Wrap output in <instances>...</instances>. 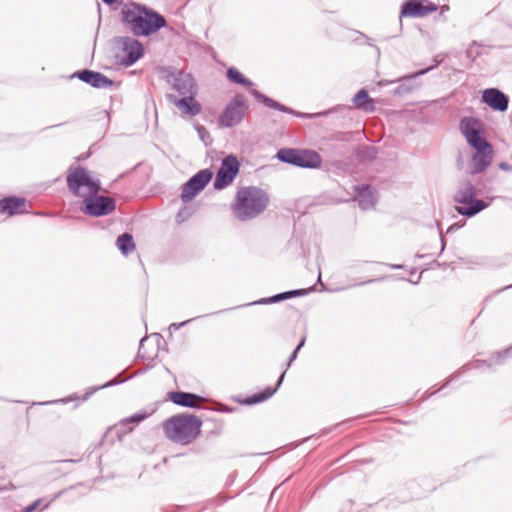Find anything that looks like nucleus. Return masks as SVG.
I'll return each mask as SVG.
<instances>
[{
  "instance_id": "1",
  "label": "nucleus",
  "mask_w": 512,
  "mask_h": 512,
  "mask_svg": "<svg viewBox=\"0 0 512 512\" xmlns=\"http://www.w3.org/2000/svg\"><path fill=\"white\" fill-rule=\"evenodd\" d=\"M459 128L466 141L475 149L470 160V174L477 175L484 172L493 161V147L482 137L483 124L475 117H463Z\"/></svg>"
},
{
  "instance_id": "2",
  "label": "nucleus",
  "mask_w": 512,
  "mask_h": 512,
  "mask_svg": "<svg viewBox=\"0 0 512 512\" xmlns=\"http://www.w3.org/2000/svg\"><path fill=\"white\" fill-rule=\"evenodd\" d=\"M121 20L134 36L152 35L166 25L164 16L139 3L124 5Z\"/></svg>"
},
{
  "instance_id": "3",
  "label": "nucleus",
  "mask_w": 512,
  "mask_h": 512,
  "mask_svg": "<svg viewBox=\"0 0 512 512\" xmlns=\"http://www.w3.org/2000/svg\"><path fill=\"white\" fill-rule=\"evenodd\" d=\"M269 203L267 193L254 186L240 188L232 204V211L240 221L250 220L262 213Z\"/></svg>"
},
{
  "instance_id": "4",
  "label": "nucleus",
  "mask_w": 512,
  "mask_h": 512,
  "mask_svg": "<svg viewBox=\"0 0 512 512\" xmlns=\"http://www.w3.org/2000/svg\"><path fill=\"white\" fill-rule=\"evenodd\" d=\"M201 424L202 422L197 416L179 415L167 419L163 428L165 435L173 442L189 444L199 435Z\"/></svg>"
},
{
  "instance_id": "5",
  "label": "nucleus",
  "mask_w": 512,
  "mask_h": 512,
  "mask_svg": "<svg viewBox=\"0 0 512 512\" xmlns=\"http://www.w3.org/2000/svg\"><path fill=\"white\" fill-rule=\"evenodd\" d=\"M477 189L470 180L460 182L453 200L456 203L455 210L458 214L473 217L489 206V203L477 199Z\"/></svg>"
},
{
  "instance_id": "6",
  "label": "nucleus",
  "mask_w": 512,
  "mask_h": 512,
  "mask_svg": "<svg viewBox=\"0 0 512 512\" xmlns=\"http://www.w3.org/2000/svg\"><path fill=\"white\" fill-rule=\"evenodd\" d=\"M67 186L74 196L83 198V200L97 195L101 188L99 180L92 179L88 171L81 166L70 167L67 174Z\"/></svg>"
},
{
  "instance_id": "7",
  "label": "nucleus",
  "mask_w": 512,
  "mask_h": 512,
  "mask_svg": "<svg viewBox=\"0 0 512 512\" xmlns=\"http://www.w3.org/2000/svg\"><path fill=\"white\" fill-rule=\"evenodd\" d=\"M115 49L117 62L125 67L133 65L144 55L143 44L130 36L117 37Z\"/></svg>"
},
{
  "instance_id": "8",
  "label": "nucleus",
  "mask_w": 512,
  "mask_h": 512,
  "mask_svg": "<svg viewBox=\"0 0 512 512\" xmlns=\"http://www.w3.org/2000/svg\"><path fill=\"white\" fill-rule=\"evenodd\" d=\"M277 158L284 163L301 168L314 169L320 167L322 163L320 155L311 150L283 148L278 151Z\"/></svg>"
},
{
  "instance_id": "9",
  "label": "nucleus",
  "mask_w": 512,
  "mask_h": 512,
  "mask_svg": "<svg viewBox=\"0 0 512 512\" xmlns=\"http://www.w3.org/2000/svg\"><path fill=\"white\" fill-rule=\"evenodd\" d=\"M248 106L242 94L235 95L219 115L220 127L231 128L237 126L244 118Z\"/></svg>"
},
{
  "instance_id": "10",
  "label": "nucleus",
  "mask_w": 512,
  "mask_h": 512,
  "mask_svg": "<svg viewBox=\"0 0 512 512\" xmlns=\"http://www.w3.org/2000/svg\"><path fill=\"white\" fill-rule=\"evenodd\" d=\"M239 162L234 155L226 156L216 174L214 188L221 190L230 185L239 172Z\"/></svg>"
},
{
  "instance_id": "11",
  "label": "nucleus",
  "mask_w": 512,
  "mask_h": 512,
  "mask_svg": "<svg viewBox=\"0 0 512 512\" xmlns=\"http://www.w3.org/2000/svg\"><path fill=\"white\" fill-rule=\"evenodd\" d=\"M213 173L209 169H203L191 177L183 186L181 199L183 202L191 201L210 182Z\"/></svg>"
},
{
  "instance_id": "12",
  "label": "nucleus",
  "mask_w": 512,
  "mask_h": 512,
  "mask_svg": "<svg viewBox=\"0 0 512 512\" xmlns=\"http://www.w3.org/2000/svg\"><path fill=\"white\" fill-rule=\"evenodd\" d=\"M84 202L83 212L94 217L108 215L116 208L115 200L107 196H90L85 198Z\"/></svg>"
},
{
  "instance_id": "13",
  "label": "nucleus",
  "mask_w": 512,
  "mask_h": 512,
  "mask_svg": "<svg viewBox=\"0 0 512 512\" xmlns=\"http://www.w3.org/2000/svg\"><path fill=\"white\" fill-rule=\"evenodd\" d=\"M167 82L181 97L197 94V85L190 74L182 71L171 72L167 75Z\"/></svg>"
},
{
  "instance_id": "14",
  "label": "nucleus",
  "mask_w": 512,
  "mask_h": 512,
  "mask_svg": "<svg viewBox=\"0 0 512 512\" xmlns=\"http://www.w3.org/2000/svg\"><path fill=\"white\" fill-rule=\"evenodd\" d=\"M438 6L433 2L423 4L419 0L406 1L401 9V16L405 17H424L430 13L436 12Z\"/></svg>"
},
{
  "instance_id": "15",
  "label": "nucleus",
  "mask_w": 512,
  "mask_h": 512,
  "mask_svg": "<svg viewBox=\"0 0 512 512\" xmlns=\"http://www.w3.org/2000/svg\"><path fill=\"white\" fill-rule=\"evenodd\" d=\"M74 76L93 88L109 89L113 86V81L100 72L85 69L76 72Z\"/></svg>"
},
{
  "instance_id": "16",
  "label": "nucleus",
  "mask_w": 512,
  "mask_h": 512,
  "mask_svg": "<svg viewBox=\"0 0 512 512\" xmlns=\"http://www.w3.org/2000/svg\"><path fill=\"white\" fill-rule=\"evenodd\" d=\"M196 94L182 96L177 98L174 95H168V100L179 108L183 114L189 116H196L201 112V105L195 99Z\"/></svg>"
},
{
  "instance_id": "17",
  "label": "nucleus",
  "mask_w": 512,
  "mask_h": 512,
  "mask_svg": "<svg viewBox=\"0 0 512 512\" xmlns=\"http://www.w3.org/2000/svg\"><path fill=\"white\" fill-rule=\"evenodd\" d=\"M482 99L493 110L503 112L508 108V97L496 88L484 90Z\"/></svg>"
},
{
  "instance_id": "18",
  "label": "nucleus",
  "mask_w": 512,
  "mask_h": 512,
  "mask_svg": "<svg viewBox=\"0 0 512 512\" xmlns=\"http://www.w3.org/2000/svg\"><path fill=\"white\" fill-rule=\"evenodd\" d=\"M26 211V200L17 197H7L0 200V213L8 215L21 214Z\"/></svg>"
},
{
  "instance_id": "19",
  "label": "nucleus",
  "mask_w": 512,
  "mask_h": 512,
  "mask_svg": "<svg viewBox=\"0 0 512 512\" xmlns=\"http://www.w3.org/2000/svg\"><path fill=\"white\" fill-rule=\"evenodd\" d=\"M356 199L363 210L373 208L376 203V195L369 185L355 186Z\"/></svg>"
},
{
  "instance_id": "20",
  "label": "nucleus",
  "mask_w": 512,
  "mask_h": 512,
  "mask_svg": "<svg viewBox=\"0 0 512 512\" xmlns=\"http://www.w3.org/2000/svg\"><path fill=\"white\" fill-rule=\"evenodd\" d=\"M170 400L179 406L195 408L198 407L202 398L196 394L188 392H171Z\"/></svg>"
},
{
  "instance_id": "21",
  "label": "nucleus",
  "mask_w": 512,
  "mask_h": 512,
  "mask_svg": "<svg viewBox=\"0 0 512 512\" xmlns=\"http://www.w3.org/2000/svg\"><path fill=\"white\" fill-rule=\"evenodd\" d=\"M250 93L269 108L276 109L284 113L295 114V112L291 108L286 107L285 105L273 100L272 98H269L268 96L260 93L256 89H252Z\"/></svg>"
},
{
  "instance_id": "22",
  "label": "nucleus",
  "mask_w": 512,
  "mask_h": 512,
  "mask_svg": "<svg viewBox=\"0 0 512 512\" xmlns=\"http://www.w3.org/2000/svg\"><path fill=\"white\" fill-rule=\"evenodd\" d=\"M354 105L364 111H373L375 108L374 101L371 99L365 89L359 90L353 97Z\"/></svg>"
},
{
  "instance_id": "23",
  "label": "nucleus",
  "mask_w": 512,
  "mask_h": 512,
  "mask_svg": "<svg viewBox=\"0 0 512 512\" xmlns=\"http://www.w3.org/2000/svg\"><path fill=\"white\" fill-rule=\"evenodd\" d=\"M284 376L285 371L280 375L276 388L273 389L268 387L263 392L252 395L250 398L247 399L246 403L256 404L269 399L276 392L277 388L281 385Z\"/></svg>"
},
{
  "instance_id": "24",
  "label": "nucleus",
  "mask_w": 512,
  "mask_h": 512,
  "mask_svg": "<svg viewBox=\"0 0 512 512\" xmlns=\"http://www.w3.org/2000/svg\"><path fill=\"white\" fill-rule=\"evenodd\" d=\"M116 245L123 255H129L135 250L133 237L129 233H124L117 238Z\"/></svg>"
},
{
  "instance_id": "25",
  "label": "nucleus",
  "mask_w": 512,
  "mask_h": 512,
  "mask_svg": "<svg viewBox=\"0 0 512 512\" xmlns=\"http://www.w3.org/2000/svg\"><path fill=\"white\" fill-rule=\"evenodd\" d=\"M306 294V290L298 289V290H291L283 293L276 294L274 296H271L269 298H264L260 300L258 303H277L282 300H286L295 296H302Z\"/></svg>"
},
{
  "instance_id": "26",
  "label": "nucleus",
  "mask_w": 512,
  "mask_h": 512,
  "mask_svg": "<svg viewBox=\"0 0 512 512\" xmlns=\"http://www.w3.org/2000/svg\"><path fill=\"white\" fill-rule=\"evenodd\" d=\"M227 77L231 82L240 84L246 87L252 86V82L245 78L237 69L229 68L227 70Z\"/></svg>"
},
{
  "instance_id": "27",
  "label": "nucleus",
  "mask_w": 512,
  "mask_h": 512,
  "mask_svg": "<svg viewBox=\"0 0 512 512\" xmlns=\"http://www.w3.org/2000/svg\"><path fill=\"white\" fill-rule=\"evenodd\" d=\"M146 413H135L130 417H127L120 421V423L116 426L118 429L126 428L130 423H139L147 418Z\"/></svg>"
},
{
  "instance_id": "28",
  "label": "nucleus",
  "mask_w": 512,
  "mask_h": 512,
  "mask_svg": "<svg viewBox=\"0 0 512 512\" xmlns=\"http://www.w3.org/2000/svg\"><path fill=\"white\" fill-rule=\"evenodd\" d=\"M483 46L476 41H474L466 50V55L468 58L475 60L480 57L483 52L481 50Z\"/></svg>"
},
{
  "instance_id": "29",
  "label": "nucleus",
  "mask_w": 512,
  "mask_h": 512,
  "mask_svg": "<svg viewBox=\"0 0 512 512\" xmlns=\"http://www.w3.org/2000/svg\"><path fill=\"white\" fill-rule=\"evenodd\" d=\"M433 65H431L430 67L426 68V69H423V70H420V71H417L415 72L414 74H412L410 76V78H416L418 76H421V75H424L426 74L427 72H429L430 70H432L433 68L437 67L441 62H442V58L439 59L438 56H436L433 60Z\"/></svg>"
},
{
  "instance_id": "30",
  "label": "nucleus",
  "mask_w": 512,
  "mask_h": 512,
  "mask_svg": "<svg viewBox=\"0 0 512 512\" xmlns=\"http://www.w3.org/2000/svg\"><path fill=\"white\" fill-rule=\"evenodd\" d=\"M304 343H305V338H302L300 343L297 345V347L294 349L291 356L289 357L288 362L286 364L287 368L290 367L292 362L297 358V354H298L299 350L304 346Z\"/></svg>"
},
{
  "instance_id": "31",
  "label": "nucleus",
  "mask_w": 512,
  "mask_h": 512,
  "mask_svg": "<svg viewBox=\"0 0 512 512\" xmlns=\"http://www.w3.org/2000/svg\"><path fill=\"white\" fill-rule=\"evenodd\" d=\"M196 130L198 132V135L199 137L201 138L202 141L205 142V138H209V133L208 131L206 130V128L202 125H197L196 126Z\"/></svg>"
},
{
  "instance_id": "32",
  "label": "nucleus",
  "mask_w": 512,
  "mask_h": 512,
  "mask_svg": "<svg viewBox=\"0 0 512 512\" xmlns=\"http://www.w3.org/2000/svg\"><path fill=\"white\" fill-rule=\"evenodd\" d=\"M40 503H41V500L38 499V500L34 501L33 503H31L30 505H28L27 507H25L24 511L25 512H32V511H34L35 509L38 508Z\"/></svg>"
},
{
  "instance_id": "33",
  "label": "nucleus",
  "mask_w": 512,
  "mask_h": 512,
  "mask_svg": "<svg viewBox=\"0 0 512 512\" xmlns=\"http://www.w3.org/2000/svg\"><path fill=\"white\" fill-rule=\"evenodd\" d=\"M498 167L503 171H512V165L506 162H500Z\"/></svg>"
},
{
  "instance_id": "34",
  "label": "nucleus",
  "mask_w": 512,
  "mask_h": 512,
  "mask_svg": "<svg viewBox=\"0 0 512 512\" xmlns=\"http://www.w3.org/2000/svg\"><path fill=\"white\" fill-rule=\"evenodd\" d=\"M366 152L370 158H375V150L374 148H366Z\"/></svg>"
},
{
  "instance_id": "35",
  "label": "nucleus",
  "mask_w": 512,
  "mask_h": 512,
  "mask_svg": "<svg viewBox=\"0 0 512 512\" xmlns=\"http://www.w3.org/2000/svg\"><path fill=\"white\" fill-rule=\"evenodd\" d=\"M189 321H190V320L184 321V322H182V323H180V324H178V325H177V324H175V323H173V324L171 325V327H173L174 329H178L179 327H182V326H184L185 324H187Z\"/></svg>"
},
{
  "instance_id": "36",
  "label": "nucleus",
  "mask_w": 512,
  "mask_h": 512,
  "mask_svg": "<svg viewBox=\"0 0 512 512\" xmlns=\"http://www.w3.org/2000/svg\"><path fill=\"white\" fill-rule=\"evenodd\" d=\"M508 352H509V349L505 350L503 353H498L497 361H499L502 357H504Z\"/></svg>"
},
{
  "instance_id": "37",
  "label": "nucleus",
  "mask_w": 512,
  "mask_h": 512,
  "mask_svg": "<svg viewBox=\"0 0 512 512\" xmlns=\"http://www.w3.org/2000/svg\"><path fill=\"white\" fill-rule=\"evenodd\" d=\"M107 5H113L117 0H102Z\"/></svg>"
},
{
  "instance_id": "38",
  "label": "nucleus",
  "mask_w": 512,
  "mask_h": 512,
  "mask_svg": "<svg viewBox=\"0 0 512 512\" xmlns=\"http://www.w3.org/2000/svg\"><path fill=\"white\" fill-rule=\"evenodd\" d=\"M449 7L447 5H443L441 6V14L445 13L446 11H448Z\"/></svg>"
},
{
  "instance_id": "39",
  "label": "nucleus",
  "mask_w": 512,
  "mask_h": 512,
  "mask_svg": "<svg viewBox=\"0 0 512 512\" xmlns=\"http://www.w3.org/2000/svg\"><path fill=\"white\" fill-rule=\"evenodd\" d=\"M114 383H115L114 381L108 382L107 384L102 385L101 388H105V387L111 386Z\"/></svg>"
}]
</instances>
